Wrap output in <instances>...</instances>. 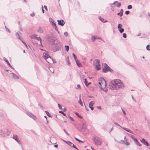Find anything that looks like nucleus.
Masks as SVG:
<instances>
[{
	"label": "nucleus",
	"instance_id": "44",
	"mask_svg": "<svg viewBox=\"0 0 150 150\" xmlns=\"http://www.w3.org/2000/svg\"><path fill=\"white\" fill-rule=\"evenodd\" d=\"M64 35L65 36H68V33L67 32H65L64 33Z\"/></svg>",
	"mask_w": 150,
	"mask_h": 150
},
{
	"label": "nucleus",
	"instance_id": "30",
	"mask_svg": "<svg viewBox=\"0 0 150 150\" xmlns=\"http://www.w3.org/2000/svg\"><path fill=\"white\" fill-rule=\"evenodd\" d=\"M65 50L67 52H68L69 49V47L68 45H65Z\"/></svg>",
	"mask_w": 150,
	"mask_h": 150
},
{
	"label": "nucleus",
	"instance_id": "31",
	"mask_svg": "<svg viewBox=\"0 0 150 150\" xmlns=\"http://www.w3.org/2000/svg\"><path fill=\"white\" fill-rule=\"evenodd\" d=\"M75 139H76V140L78 141L79 142L83 143L84 142V141L80 140L76 137H75Z\"/></svg>",
	"mask_w": 150,
	"mask_h": 150
},
{
	"label": "nucleus",
	"instance_id": "21",
	"mask_svg": "<svg viewBox=\"0 0 150 150\" xmlns=\"http://www.w3.org/2000/svg\"><path fill=\"white\" fill-rule=\"evenodd\" d=\"M77 65L79 67H82V65L80 63L79 61L78 60H77L76 61Z\"/></svg>",
	"mask_w": 150,
	"mask_h": 150
},
{
	"label": "nucleus",
	"instance_id": "22",
	"mask_svg": "<svg viewBox=\"0 0 150 150\" xmlns=\"http://www.w3.org/2000/svg\"><path fill=\"white\" fill-rule=\"evenodd\" d=\"M99 19H100V20L103 22L105 23V22H108L107 21L104 19H103V18L101 17H99Z\"/></svg>",
	"mask_w": 150,
	"mask_h": 150
},
{
	"label": "nucleus",
	"instance_id": "59",
	"mask_svg": "<svg viewBox=\"0 0 150 150\" xmlns=\"http://www.w3.org/2000/svg\"><path fill=\"white\" fill-rule=\"evenodd\" d=\"M52 61L53 62V63H56V61L55 59H52Z\"/></svg>",
	"mask_w": 150,
	"mask_h": 150
},
{
	"label": "nucleus",
	"instance_id": "10",
	"mask_svg": "<svg viewBox=\"0 0 150 150\" xmlns=\"http://www.w3.org/2000/svg\"><path fill=\"white\" fill-rule=\"evenodd\" d=\"M115 4V6L118 8L120 7L121 5V3L117 1H115L113 4Z\"/></svg>",
	"mask_w": 150,
	"mask_h": 150
},
{
	"label": "nucleus",
	"instance_id": "64",
	"mask_svg": "<svg viewBox=\"0 0 150 150\" xmlns=\"http://www.w3.org/2000/svg\"><path fill=\"white\" fill-rule=\"evenodd\" d=\"M96 39H101V40H102V38H100V37H98V38H96Z\"/></svg>",
	"mask_w": 150,
	"mask_h": 150
},
{
	"label": "nucleus",
	"instance_id": "33",
	"mask_svg": "<svg viewBox=\"0 0 150 150\" xmlns=\"http://www.w3.org/2000/svg\"><path fill=\"white\" fill-rule=\"evenodd\" d=\"M53 28L56 31H58V29L56 25H54L52 26Z\"/></svg>",
	"mask_w": 150,
	"mask_h": 150
},
{
	"label": "nucleus",
	"instance_id": "49",
	"mask_svg": "<svg viewBox=\"0 0 150 150\" xmlns=\"http://www.w3.org/2000/svg\"><path fill=\"white\" fill-rule=\"evenodd\" d=\"M47 114V116L49 117H52V116H51V115H50V113H46Z\"/></svg>",
	"mask_w": 150,
	"mask_h": 150
},
{
	"label": "nucleus",
	"instance_id": "16",
	"mask_svg": "<svg viewBox=\"0 0 150 150\" xmlns=\"http://www.w3.org/2000/svg\"><path fill=\"white\" fill-rule=\"evenodd\" d=\"M3 59L7 63V64L10 67H11V65L9 63L6 57H4L3 58Z\"/></svg>",
	"mask_w": 150,
	"mask_h": 150
},
{
	"label": "nucleus",
	"instance_id": "61",
	"mask_svg": "<svg viewBox=\"0 0 150 150\" xmlns=\"http://www.w3.org/2000/svg\"><path fill=\"white\" fill-rule=\"evenodd\" d=\"M58 146V145H54V147L55 148H57Z\"/></svg>",
	"mask_w": 150,
	"mask_h": 150
},
{
	"label": "nucleus",
	"instance_id": "32",
	"mask_svg": "<svg viewBox=\"0 0 150 150\" xmlns=\"http://www.w3.org/2000/svg\"><path fill=\"white\" fill-rule=\"evenodd\" d=\"M146 49L148 51H150V45H148L146 47Z\"/></svg>",
	"mask_w": 150,
	"mask_h": 150
},
{
	"label": "nucleus",
	"instance_id": "40",
	"mask_svg": "<svg viewBox=\"0 0 150 150\" xmlns=\"http://www.w3.org/2000/svg\"><path fill=\"white\" fill-rule=\"evenodd\" d=\"M114 124L115 125H117V126H119V127H121V128L122 127H121V126H120V125H119V124L117 123V122H114Z\"/></svg>",
	"mask_w": 150,
	"mask_h": 150
},
{
	"label": "nucleus",
	"instance_id": "3",
	"mask_svg": "<svg viewBox=\"0 0 150 150\" xmlns=\"http://www.w3.org/2000/svg\"><path fill=\"white\" fill-rule=\"evenodd\" d=\"M113 71V70L107 64L105 63L104 64V67L103 68V72L106 73L108 71H110L111 72H112Z\"/></svg>",
	"mask_w": 150,
	"mask_h": 150
},
{
	"label": "nucleus",
	"instance_id": "60",
	"mask_svg": "<svg viewBox=\"0 0 150 150\" xmlns=\"http://www.w3.org/2000/svg\"><path fill=\"white\" fill-rule=\"evenodd\" d=\"M97 108L98 109H101V107L100 106H97Z\"/></svg>",
	"mask_w": 150,
	"mask_h": 150
},
{
	"label": "nucleus",
	"instance_id": "2",
	"mask_svg": "<svg viewBox=\"0 0 150 150\" xmlns=\"http://www.w3.org/2000/svg\"><path fill=\"white\" fill-rule=\"evenodd\" d=\"M54 43L55 45L53 46L54 52H56L61 50L62 45L60 42L57 41L56 42H54Z\"/></svg>",
	"mask_w": 150,
	"mask_h": 150
},
{
	"label": "nucleus",
	"instance_id": "4",
	"mask_svg": "<svg viewBox=\"0 0 150 150\" xmlns=\"http://www.w3.org/2000/svg\"><path fill=\"white\" fill-rule=\"evenodd\" d=\"M94 141L95 143V144L96 145H100L102 143V141L101 139L98 137H95L94 139Z\"/></svg>",
	"mask_w": 150,
	"mask_h": 150
},
{
	"label": "nucleus",
	"instance_id": "47",
	"mask_svg": "<svg viewBox=\"0 0 150 150\" xmlns=\"http://www.w3.org/2000/svg\"><path fill=\"white\" fill-rule=\"evenodd\" d=\"M6 31L9 33H11V31H10V30H9V29H8V28H7V29H6Z\"/></svg>",
	"mask_w": 150,
	"mask_h": 150
},
{
	"label": "nucleus",
	"instance_id": "39",
	"mask_svg": "<svg viewBox=\"0 0 150 150\" xmlns=\"http://www.w3.org/2000/svg\"><path fill=\"white\" fill-rule=\"evenodd\" d=\"M129 136H130L132 138V139H133V141L135 140V139L136 138H135L133 135H129Z\"/></svg>",
	"mask_w": 150,
	"mask_h": 150
},
{
	"label": "nucleus",
	"instance_id": "62",
	"mask_svg": "<svg viewBox=\"0 0 150 150\" xmlns=\"http://www.w3.org/2000/svg\"><path fill=\"white\" fill-rule=\"evenodd\" d=\"M44 117L46 119V120H47V123H48V122L47 120V117L46 116H44Z\"/></svg>",
	"mask_w": 150,
	"mask_h": 150
},
{
	"label": "nucleus",
	"instance_id": "28",
	"mask_svg": "<svg viewBox=\"0 0 150 150\" xmlns=\"http://www.w3.org/2000/svg\"><path fill=\"white\" fill-rule=\"evenodd\" d=\"M80 113H75L77 116L79 118L82 119V117L81 115L80 114Z\"/></svg>",
	"mask_w": 150,
	"mask_h": 150
},
{
	"label": "nucleus",
	"instance_id": "54",
	"mask_svg": "<svg viewBox=\"0 0 150 150\" xmlns=\"http://www.w3.org/2000/svg\"><path fill=\"white\" fill-rule=\"evenodd\" d=\"M38 105L41 107L42 108L43 106L40 103H39Z\"/></svg>",
	"mask_w": 150,
	"mask_h": 150
},
{
	"label": "nucleus",
	"instance_id": "48",
	"mask_svg": "<svg viewBox=\"0 0 150 150\" xmlns=\"http://www.w3.org/2000/svg\"><path fill=\"white\" fill-rule=\"evenodd\" d=\"M81 87L80 86L79 84H78L77 86V87L76 88V89L79 88Z\"/></svg>",
	"mask_w": 150,
	"mask_h": 150
},
{
	"label": "nucleus",
	"instance_id": "8",
	"mask_svg": "<svg viewBox=\"0 0 150 150\" xmlns=\"http://www.w3.org/2000/svg\"><path fill=\"white\" fill-rule=\"evenodd\" d=\"M27 115L30 117H31L34 120H35L37 119L36 117L32 114V113H27Z\"/></svg>",
	"mask_w": 150,
	"mask_h": 150
},
{
	"label": "nucleus",
	"instance_id": "52",
	"mask_svg": "<svg viewBox=\"0 0 150 150\" xmlns=\"http://www.w3.org/2000/svg\"><path fill=\"white\" fill-rule=\"evenodd\" d=\"M19 30H20L21 31H23V29L21 27V25L20 26V28H19Z\"/></svg>",
	"mask_w": 150,
	"mask_h": 150
},
{
	"label": "nucleus",
	"instance_id": "36",
	"mask_svg": "<svg viewBox=\"0 0 150 150\" xmlns=\"http://www.w3.org/2000/svg\"><path fill=\"white\" fill-rule=\"evenodd\" d=\"M117 142L119 143L123 144L125 142V141L123 140H122L120 141H117Z\"/></svg>",
	"mask_w": 150,
	"mask_h": 150
},
{
	"label": "nucleus",
	"instance_id": "9",
	"mask_svg": "<svg viewBox=\"0 0 150 150\" xmlns=\"http://www.w3.org/2000/svg\"><path fill=\"white\" fill-rule=\"evenodd\" d=\"M13 138L18 143H20V142L18 139V136L17 135L13 134Z\"/></svg>",
	"mask_w": 150,
	"mask_h": 150
},
{
	"label": "nucleus",
	"instance_id": "24",
	"mask_svg": "<svg viewBox=\"0 0 150 150\" xmlns=\"http://www.w3.org/2000/svg\"><path fill=\"white\" fill-rule=\"evenodd\" d=\"M95 68L97 70H100L101 69V68L100 67V65H95Z\"/></svg>",
	"mask_w": 150,
	"mask_h": 150
},
{
	"label": "nucleus",
	"instance_id": "5",
	"mask_svg": "<svg viewBox=\"0 0 150 150\" xmlns=\"http://www.w3.org/2000/svg\"><path fill=\"white\" fill-rule=\"evenodd\" d=\"M31 37L32 39H35L37 40H40V45H41L42 47H43V45H42L41 43V39L40 37H37L36 35L35 34L32 35L31 36Z\"/></svg>",
	"mask_w": 150,
	"mask_h": 150
},
{
	"label": "nucleus",
	"instance_id": "55",
	"mask_svg": "<svg viewBox=\"0 0 150 150\" xmlns=\"http://www.w3.org/2000/svg\"><path fill=\"white\" fill-rule=\"evenodd\" d=\"M44 8H45V9L47 10V7L46 6H44Z\"/></svg>",
	"mask_w": 150,
	"mask_h": 150
},
{
	"label": "nucleus",
	"instance_id": "38",
	"mask_svg": "<svg viewBox=\"0 0 150 150\" xmlns=\"http://www.w3.org/2000/svg\"><path fill=\"white\" fill-rule=\"evenodd\" d=\"M132 8V6L131 5H129L127 6V8L128 9H130Z\"/></svg>",
	"mask_w": 150,
	"mask_h": 150
},
{
	"label": "nucleus",
	"instance_id": "57",
	"mask_svg": "<svg viewBox=\"0 0 150 150\" xmlns=\"http://www.w3.org/2000/svg\"><path fill=\"white\" fill-rule=\"evenodd\" d=\"M1 133L4 134V133L2 130H1L0 131V135L1 134Z\"/></svg>",
	"mask_w": 150,
	"mask_h": 150
},
{
	"label": "nucleus",
	"instance_id": "11",
	"mask_svg": "<svg viewBox=\"0 0 150 150\" xmlns=\"http://www.w3.org/2000/svg\"><path fill=\"white\" fill-rule=\"evenodd\" d=\"M140 141L144 145H146L147 146H149V144L144 139L142 138V139L140 140Z\"/></svg>",
	"mask_w": 150,
	"mask_h": 150
},
{
	"label": "nucleus",
	"instance_id": "26",
	"mask_svg": "<svg viewBox=\"0 0 150 150\" xmlns=\"http://www.w3.org/2000/svg\"><path fill=\"white\" fill-rule=\"evenodd\" d=\"M43 30L42 29V28L41 27H39V28L38 31V32L39 33H43Z\"/></svg>",
	"mask_w": 150,
	"mask_h": 150
},
{
	"label": "nucleus",
	"instance_id": "20",
	"mask_svg": "<svg viewBox=\"0 0 150 150\" xmlns=\"http://www.w3.org/2000/svg\"><path fill=\"white\" fill-rule=\"evenodd\" d=\"M122 129H124L126 131L129 132V133H132V134H133V132L130 129H128L127 128H125V127H122Z\"/></svg>",
	"mask_w": 150,
	"mask_h": 150
},
{
	"label": "nucleus",
	"instance_id": "29",
	"mask_svg": "<svg viewBox=\"0 0 150 150\" xmlns=\"http://www.w3.org/2000/svg\"><path fill=\"white\" fill-rule=\"evenodd\" d=\"M83 82H84L85 85L86 86H88L89 85V84H87L88 82H87V79H84Z\"/></svg>",
	"mask_w": 150,
	"mask_h": 150
},
{
	"label": "nucleus",
	"instance_id": "7",
	"mask_svg": "<svg viewBox=\"0 0 150 150\" xmlns=\"http://www.w3.org/2000/svg\"><path fill=\"white\" fill-rule=\"evenodd\" d=\"M57 21L59 25L63 26L65 24V22L63 20H57Z\"/></svg>",
	"mask_w": 150,
	"mask_h": 150
},
{
	"label": "nucleus",
	"instance_id": "41",
	"mask_svg": "<svg viewBox=\"0 0 150 150\" xmlns=\"http://www.w3.org/2000/svg\"><path fill=\"white\" fill-rule=\"evenodd\" d=\"M124 143L125 144V145H126L127 146L129 145V143L127 141H126V142L125 141V142H124Z\"/></svg>",
	"mask_w": 150,
	"mask_h": 150
},
{
	"label": "nucleus",
	"instance_id": "15",
	"mask_svg": "<svg viewBox=\"0 0 150 150\" xmlns=\"http://www.w3.org/2000/svg\"><path fill=\"white\" fill-rule=\"evenodd\" d=\"M11 74L13 75V78L14 79H19V77L16 74L13 73H12Z\"/></svg>",
	"mask_w": 150,
	"mask_h": 150
},
{
	"label": "nucleus",
	"instance_id": "53",
	"mask_svg": "<svg viewBox=\"0 0 150 150\" xmlns=\"http://www.w3.org/2000/svg\"><path fill=\"white\" fill-rule=\"evenodd\" d=\"M72 147L75 148L77 150H79L74 145V144L73 145V146H72Z\"/></svg>",
	"mask_w": 150,
	"mask_h": 150
},
{
	"label": "nucleus",
	"instance_id": "17",
	"mask_svg": "<svg viewBox=\"0 0 150 150\" xmlns=\"http://www.w3.org/2000/svg\"><path fill=\"white\" fill-rule=\"evenodd\" d=\"M19 33L21 34V33L20 32H18L16 33V35L18 39L21 40L22 39L21 38L20 35H19Z\"/></svg>",
	"mask_w": 150,
	"mask_h": 150
},
{
	"label": "nucleus",
	"instance_id": "25",
	"mask_svg": "<svg viewBox=\"0 0 150 150\" xmlns=\"http://www.w3.org/2000/svg\"><path fill=\"white\" fill-rule=\"evenodd\" d=\"M123 10L122 9L120 10V13H118L117 14V15L118 16H122L123 15Z\"/></svg>",
	"mask_w": 150,
	"mask_h": 150
},
{
	"label": "nucleus",
	"instance_id": "6",
	"mask_svg": "<svg viewBox=\"0 0 150 150\" xmlns=\"http://www.w3.org/2000/svg\"><path fill=\"white\" fill-rule=\"evenodd\" d=\"M122 25L121 24H119L117 26V28L119 31L120 33H122L124 32V30L123 28H122Z\"/></svg>",
	"mask_w": 150,
	"mask_h": 150
},
{
	"label": "nucleus",
	"instance_id": "34",
	"mask_svg": "<svg viewBox=\"0 0 150 150\" xmlns=\"http://www.w3.org/2000/svg\"><path fill=\"white\" fill-rule=\"evenodd\" d=\"M96 39V38L94 36H92L91 38V40L93 42H94Z\"/></svg>",
	"mask_w": 150,
	"mask_h": 150
},
{
	"label": "nucleus",
	"instance_id": "50",
	"mask_svg": "<svg viewBox=\"0 0 150 150\" xmlns=\"http://www.w3.org/2000/svg\"><path fill=\"white\" fill-rule=\"evenodd\" d=\"M35 15V13L33 12L32 13H31L30 14V15L32 17L34 16Z\"/></svg>",
	"mask_w": 150,
	"mask_h": 150
},
{
	"label": "nucleus",
	"instance_id": "51",
	"mask_svg": "<svg viewBox=\"0 0 150 150\" xmlns=\"http://www.w3.org/2000/svg\"><path fill=\"white\" fill-rule=\"evenodd\" d=\"M79 103L81 105H82V103L81 100L80 98V100L79 101Z\"/></svg>",
	"mask_w": 150,
	"mask_h": 150
},
{
	"label": "nucleus",
	"instance_id": "14",
	"mask_svg": "<svg viewBox=\"0 0 150 150\" xmlns=\"http://www.w3.org/2000/svg\"><path fill=\"white\" fill-rule=\"evenodd\" d=\"M49 21L50 22L52 23L51 25L52 26L56 24L52 18H49Z\"/></svg>",
	"mask_w": 150,
	"mask_h": 150
},
{
	"label": "nucleus",
	"instance_id": "1",
	"mask_svg": "<svg viewBox=\"0 0 150 150\" xmlns=\"http://www.w3.org/2000/svg\"><path fill=\"white\" fill-rule=\"evenodd\" d=\"M123 86V83L119 79H117L115 80L114 81H111L110 83L109 86V88L113 90H117Z\"/></svg>",
	"mask_w": 150,
	"mask_h": 150
},
{
	"label": "nucleus",
	"instance_id": "63",
	"mask_svg": "<svg viewBox=\"0 0 150 150\" xmlns=\"http://www.w3.org/2000/svg\"><path fill=\"white\" fill-rule=\"evenodd\" d=\"M59 113H63L64 112L62 110H61V111H59Z\"/></svg>",
	"mask_w": 150,
	"mask_h": 150
},
{
	"label": "nucleus",
	"instance_id": "13",
	"mask_svg": "<svg viewBox=\"0 0 150 150\" xmlns=\"http://www.w3.org/2000/svg\"><path fill=\"white\" fill-rule=\"evenodd\" d=\"M94 102L93 101H91L89 104V107L92 110L93 109V107Z\"/></svg>",
	"mask_w": 150,
	"mask_h": 150
},
{
	"label": "nucleus",
	"instance_id": "12",
	"mask_svg": "<svg viewBox=\"0 0 150 150\" xmlns=\"http://www.w3.org/2000/svg\"><path fill=\"white\" fill-rule=\"evenodd\" d=\"M43 57L46 60H47V59H48L49 58H50L51 59V57L46 53H44L43 54Z\"/></svg>",
	"mask_w": 150,
	"mask_h": 150
},
{
	"label": "nucleus",
	"instance_id": "46",
	"mask_svg": "<svg viewBox=\"0 0 150 150\" xmlns=\"http://www.w3.org/2000/svg\"><path fill=\"white\" fill-rule=\"evenodd\" d=\"M58 107L59 109H61L62 108V106L60 105L59 104H58Z\"/></svg>",
	"mask_w": 150,
	"mask_h": 150
},
{
	"label": "nucleus",
	"instance_id": "23",
	"mask_svg": "<svg viewBox=\"0 0 150 150\" xmlns=\"http://www.w3.org/2000/svg\"><path fill=\"white\" fill-rule=\"evenodd\" d=\"M95 65H100V61L98 59H95Z\"/></svg>",
	"mask_w": 150,
	"mask_h": 150
},
{
	"label": "nucleus",
	"instance_id": "19",
	"mask_svg": "<svg viewBox=\"0 0 150 150\" xmlns=\"http://www.w3.org/2000/svg\"><path fill=\"white\" fill-rule=\"evenodd\" d=\"M134 142L135 143V144L137 145L138 146H142V145L141 144L139 143V142H138V140L137 139H135V140H134Z\"/></svg>",
	"mask_w": 150,
	"mask_h": 150
},
{
	"label": "nucleus",
	"instance_id": "45",
	"mask_svg": "<svg viewBox=\"0 0 150 150\" xmlns=\"http://www.w3.org/2000/svg\"><path fill=\"white\" fill-rule=\"evenodd\" d=\"M62 110H63V111L64 112L66 111V110H67L66 108H62Z\"/></svg>",
	"mask_w": 150,
	"mask_h": 150
},
{
	"label": "nucleus",
	"instance_id": "43",
	"mask_svg": "<svg viewBox=\"0 0 150 150\" xmlns=\"http://www.w3.org/2000/svg\"><path fill=\"white\" fill-rule=\"evenodd\" d=\"M130 13V11H127L125 12V13L126 15L129 14Z\"/></svg>",
	"mask_w": 150,
	"mask_h": 150
},
{
	"label": "nucleus",
	"instance_id": "56",
	"mask_svg": "<svg viewBox=\"0 0 150 150\" xmlns=\"http://www.w3.org/2000/svg\"><path fill=\"white\" fill-rule=\"evenodd\" d=\"M42 12L43 13H44V12H45V11L44 10V9H43V6H42Z\"/></svg>",
	"mask_w": 150,
	"mask_h": 150
},
{
	"label": "nucleus",
	"instance_id": "18",
	"mask_svg": "<svg viewBox=\"0 0 150 150\" xmlns=\"http://www.w3.org/2000/svg\"><path fill=\"white\" fill-rule=\"evenodd\" d=\"M64 142L67 144H68L69 146L72 147L74 144H73L69 141H64Z\"/></svg>",
	"mask_w": 150,
	"mask_h": 150
},
{
	"label": "nucleus",
	"instance_id": "42",
	"mask_svg": "<svg viewBox=\"0 0 150 150\" xmlns=\"http://www.w3.org/2000/svg\"><path fill=\"white\" fill-rule=\"evenodd\" d=\"M123 37L125 38H126L127 37V35L125 33H123Z\"/></svg>",
	"mask_w": 150,
	"mask_h": 150
},
{
	"label": "nucleus",
	"instance_id": "27",
	"mask_svg": "<svg viewBox=\"0 0 150 150\" xmlns=\"http://www.w3.org/2000/svg\"><path fill=\"white\" fill-rule=\"evenodd\" d=\"M66 62H67V64L69 65H70V64H71L70 63V62L69 61V57H67L66 58Z\"/></svg>",
	"mask_w": 150,
	"mask_h": 150
},
{
	"label": "nucleus",
	"instance_id": "35",
	"mask_svg": "<svg viewBox=\"0 0 150 150\" xmlns=\"http://www.w3.org/2000/svg\"><path fill=\"white\" fill-rule=\"evenodd\" d=\"M21 40V42H22V43L27 48L28 46H27V45L26 44V43L23 40Z\"/></svg>",
	"mask_w": 150,
	"mask_h": 150
},
{
	"label": "nucleus",
	"instance_id": "58",
	"mask_svg": "<svg viewBox=\"0 0 150 150\" xmlns=\"http://www.w3.org/2000/svg\"><path fill=\"white\" fill-rule=\"evenodd\" d=\"M69 118H70V119L71 121H74L73 119V118L72 117H69Z\"/></svg>",
	"mask_w": 150,
	"mask_h": 150
},
{
	"label": "nucleus",
	"instance_id": "37",
	"mask_svg": "<svg viewBox=\"0 0 150 150\" xmlns=\"http://www.w3.org/2000/svg\"><path fill=\"white\" fill-rule=\"evenodd\" d=\"M72 55L75 61L77 60L76 56L74 53H73Z\"/></svg>",
	"mask_w": 150,
	"mask_h": 150
}]
</instances>
